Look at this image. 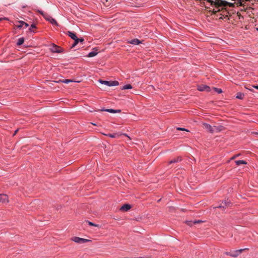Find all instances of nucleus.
Returning a JSON list of instances; mask_svg holds the SVG:
<instances>
[{"label": "nucleus", "instance_id": "dca6fc26", "mask_svg": "<svg viewBox=\"0 0 258 258\" xmlns=\"http://www.w3.org/2000/svg\"><path fill=\"white\" fill-rule=\"evenodd\" d=\"M130 43L134 45H138L141 43V41L138 39H134L130 41Z\"/></svg>", "mask_w": 258, "mask_h": 258}, {"label": "nucleus", "instance_id": "5701e85b", "mask_svg": "<svg viewBox=\"0 0 258 258\" xmlns=\"http://www.w3.org/2000/svg\"><path fill=\"white\" fill-rule=\"evenodd\" d=\"M24 42V39L23 38H20L18 40V42L17 43L18 45H22Z\"/></svg>", "mask_w": 258, "mask_h": 258}, {"label": "nucleus", "instance_id": "cd10ccee", "mask_svg": "<svg viewBox=\"0 0 258 258\" xmlns=\"http://www.w3.org/2000/svg\"><path fill=\"white\" fill-rule=\"evenodd\" d=\"M36 28V26H35V25L33 24H32V25H31V27H30V28H29V31H32V29H33V28Z\"/></svg>", "mask_w": 258, "mask_h": 258}, {"label": "nucleus", "instance_id": "ddd939ff", "mask_svg": "<svg viewBox=\"0 0 258 258\" xmlns=\"http://www.w3.org/2000/svg\"><path fill=\"white\" fill-rule=\"evenodd\" d=\"M97 50H98L96 49V48H94L92 51L89 53L88 56L90 57L95 56L98 53Z\"/></svg>", "mask_w": 258, "mask_h": 258}, {"label": "nucleus", "instance_id": "c9c22d12", "mask_svg": "<svg viewBox=\"0 0 258 258\" xmlns=\"http://www.w3.org/2000/svg\"><path fill=\"white\" fill-rule=\"evenodd\" d=\"M4 19H5V20H8V19H7V18H4Z\"/></svg>", "mask_w": 258, "mask_h": 258}, {"label": "nucleus", "instance_id": "f704fd0d", "mask_svg": "<svg viewBox=\"0 0 258 258\" xmlns=\"http://www.w3.org/2000/svg\"><path fill=\"white\" fill-rule=\"evenodd\" d=\"M226 12V10H225V11H223V16H224V15H225V13H225V12Z\"/></svg>", "mask_w": 258, "mask_h": 258}, {"label": "nucleus", "instance_id": "423d86ee", "mask_svg": "<svg viewBox=\"0 0 258 258\" xmlns=\"http://www.w3.org/2000/svg\"><path fill=\"white\" fill-rule=\"evenodd\" d=\"M198 90L200 91L210 92L211 91L210 87L205 85H200L198 87Z\"/></svg>", "mask_w": 258, "mask_h": 258}, {"label": "nucleus", "instance_id": "7c9ffc66", "mask_svg": "<svg viewBox=\"0 0 258 258\" xmlns=\"http://www.w3.org/2000/svg\"><path fill=\"white\" fill-rule=\"evenodd\" d=\"M202 222V221H200V220H199V221H195V222H194V224H196V223H200V222Z\"/></svg>", "mask_w": 258, "mask_h": 258}, {"label": "nucleus", "instance_id": "9d476101", "mask_svg": "<svg viewBox=\"0 0 258 258\" xmlns=\"http://www.w3.org/2000/svg\"><path fill=\"white\" fill-rule=\"evenodd\" d=\"M18 22L19 23V25H15L16 27L18 28H22L23 25H25V27H28L29 26V25L24 21H18Z\"/></svg>", "mask_w": 258, "mask_h": 258}, {"label": "nucleus", "instance_id": "72a5a7b5", "mask_svg": "<svg viewBox=\"0 0 258 258\" xmlns=\"http://www.w3.org/2000/svg\"><path fill=\"white\" fill-rule=\"evenodd\" d=\"M237 14L238 16L240 17V14L239 13L237 12Z\"/></svg>", "mask_w": 258, "mask_h": 258}, {"label": "nucleus", "instance_id": "412c9836", "mask_svg": "<svg viewBox=\"0 0 258 258\" xmlns=\"http://www.w3.org/2000/svg\"><path fill=\"white\" fill-rule=\"evenodd\" d=\"M246 88L251 91H253V88H255V89H258V85L251 86H249L246 87Z\"/></svg>", "mask_w": 258, "mask_h": 258}, {"label": "nucleus", "instance_id": "9b49d317", "mask_svg": "<svg viewBox=\"0 0 258 258\" xmlns=\"http://www.w3.org/2000/svg\"><path fill=\"white\" fill-rule=\"evenodd\" d=\"M131 208V206L129 204H125L121 206L120 208L121 211H127Z\"/></svg>", "mask_w": 258, "mask_h": 258}, {"label": "nucleus", "instance_id": "473e14b6", "mask_svg": "<svg viewBox=\"0 0 258 258\" xmlns=\"http://www.w3.org/2000/svg\"><path fill=\"white\" fill-rule=\"evenodd\" d=\"M191 222L189 221V222H187V224H188V225H190V224H191Z\"/></svg>", "mask_w": 258, "mask_h": 258}, {"label": "nucleus", "instance_id": "1a4fd4ad", "mask_svg": "<svg viewBox=\"0 0 258 258\" xmlns=\"http://www.w3.org/2000/svg\"><path fill=\"white\" fill-rule=\"evenodd\" d=\"M50 49L52 52L59 53L61 52V50L59 48V47L54 44L52 45Z\"/></svg>", "mask_w": 258, "mask_h": 258}, {"label": "nucleus", "instance_id": "4be33fe9", "mask_svg": "<svg viewBox=\"0 0 258 258\" xmlns=\"http://www.w3.org/2000/svg\"><path fill=\"white\" fill-rule=\"evenodd\" d=\"M104 135L105 136H109V137L110 138H115L117 137H119V135L118 134H104Z\"/></svg>", "mask_w": 258, "mask_h": 258}, {"label": "nucleus", "instance_id": "f03ea898", "mask_svg": "<svg viewBox=\"0 0 258 258\" xmlns=\"http://www.w3.org/2000/svg\"><path fill=\"white\" fill-rule=\"evenodd\" d=\"M39 12L44 16V17L46 20L49 21L52 24L55 25H58L56 20L52 18L51 16H48L46 14H44L42 11H39Z\"/></svg>", "mask_w": 258, "mask_h": 258}, {"label": "nucleus", "instance_id": "6e6552de", "mask_svg": "<svg viewBox=\"0 0 258 258\" xmlns=\"http://www.w3.org/2000/svg\"><path fill=\"white\" fill-rule=\"evenodd\" d=\"M98 111H106V112H108L109 113H117V112H121V110H119V109H117V110H114V109H100V110H98Z\"/></svg>", "mask_w": 258, "mask_h": 258}, {"label": "nucleus", "instance_id": "2eb2a0df", "mask_svg": "<svg viewBox=\"0 0 258 258\" xmlns=\"http://www.w3.org/2000/svg\"><path fill=\"white\" fill-rule=\"evenodd\" d=\"M67 34L72 38L73 39L74 41L75 40V39H77V36L76 35V34L74 32H71V31H68Z\"/></svg>", "mask_w": 258, "mask_h": 258}, {"label": "nucleus", "instance_id": "2f4dec72", "mask_svg": "<svg viewBox=\"0 0 258 258\" xmlns=\"http://www.w3.org/2000/svg\"><path fill=\"white\" fill-rule=\"evenodd\" d=\"M18 131V130H17L15 131V133L14 134V136L15 135L17 134Z\"/></svg>", "mask_w": 258, "mask_h": 258}, {"label": "nucleus", "instance_id": "6ab92c4d", "mask_svg": "<svg viewBox=\"0 0 258 258\" xmlns=\"http://www.w3.org/2000/svg\"><path fill=\"white\" fill-rule=\"evenodd\" d=\"M181 160V158L180 157H177L176 158L173 159V160L170 161V163H173L175 162H177L178 161H180Z\"/></svg>", "mask_w": 258, "mask_h": 258}, {"label": "nucleus", "instance_id": "0eeeda50", "mask_svg": "<svg viewBox=\"0 0 258 258\" xmlns=\"http://www.w3.org/2000/svg\"><path fill=\"white\" fill-rule=\"evenodd\" d=\"M9 202L8 197L7 195H0V203L3 204H7Z\"/></svg>", "mask_w": 258, "mask_h": 258}, {"label": "nucleus", "instance_id": "a878e982", "mask_svg": "<svg viewBox=\"0 0 258 258\" xmlns=\"http://www.w3.org/2000/svg\"><path fill=\"white\" fill-rule=\"evenodd\" d=\"M87 223H88V224L90 225V226H95V227H99V225L98 224H94L93 223L91 222H90V221H87Z\"/></svg>", "mask_w": 258, "mask_h": 258}, {"label": "nucleus", "instance_id": "c756f323", "mask_svg": "<svg viewBox=\"0 0 258 258\" xmlns=\"http://www.w3.org/2000/svg\"><path fill=\"white\" fill-rule=\"evenodd\" d=\"M239 156V154L236 155L234 156L233 157H232L231 158V159H234L235 158H236L237 157H238Z\"/></svg>", "mask_w": 258, "mask_h": 258}, {"label": "nucleus", "instance_id": "f257e3e1", "mask_svg": "<svg viewBox=\"0 0 258 258\" xmlns=\"http://www.w3.org/2000/svg\"><path fill=\"white\" fill-rule=\"evenodd\" d=\"M99 82L102 84H104L105 85H107L108 86H117L119 85V83L118 81H103L102 80H99Z\"/></svg>", "mask_w": 258, "mask_h": 258}, {"label": "nucleus", "instance_id": "f8f14e48", "mask_svg": "<svg viewBox=\"0 0 258 258\" xmlns=\"http://www.w3.org/2000/svg\"><path fill=\"white\" fill-rule=\"evenodd\" d=\"M230 205V201H225L224 202H222L218 208H225V207L229 206Z\"/></svg>", "mask_w": 258, "mask_h": 258}, {"label": "nucleus", "instance_id": "a211bd4d", "mask_svg": "<svg viewBox=\"0 0 258 258\" xmlns=\"http://www.w3.org/2000/svg\"><path fill=\"white\" fill-rule=\"evenodd\" d=\"M244 94L243 93H242L241 92H238L237 94H236V97L238 99H242L243 98V97H244Z\"/></svg>", "mask_w": 258, "mask_h": 258}, {"label": "nucleus", "instance_id": "b1692460", "mask_svg": "<svg viewBox=\"0 0 258 258\" xmlns=\"http://www.w3.org/2000/svg\"><path fill=\"white\" fill-rule=\"evenodd\" d=\"M132 88V86L130 84L124 85L122 87V90L130 89Z\"/></svg>", "mask_w": 258, "mask_h": 258}, {"label": "nucleus", "instance_id": "39448f33", "mask_svg": "<svg viewBox=\"0 0 258 258\" xmlns=\"http://www.w3.org/2000/svg\"><path fill=\"white\" fill-rule=\"evenodd\" d=\"M202 127L211 133H213L214 132H215V130H214V128H213V127H212L211 125L208 123H203L202 124Z\"/></svg>", "mask_w": 258, "mask_h": 258}, {"label": "nucleus", "instance_id": "393cba45", "mask_svg": "<svg viewBox=\"0 0 258 258\" xmlns=\"http://www.w3.org/2000/svg\"><path fill=\"white\" fill-rule=\"evenodd\" d=\"M61 81L62 83H66V84H68L69 83L73 82V81L72 80H70V79H65V80H62Z\"/></svg>", "mask_w": 258, "mask_h": 258}, {"label": "nucleus", "instance_id": "e433bc0d", "mask_svg": "<svg viewBox=\"0 0 258 258\" xmlns=\"http://www.w3.org/2000/svg\"><path fill=\"white\" fill-rule=\"evenodd\" d=\"M2 18H1V19H0V21H1V20H2Z\"/></svg>", "mask_w": 258, "mask_h": 258}, {"label": "nucleus", "instance_id": "7ed1b4c3", "mask_svg": "<svg viewBox=\"0 0 258 258\" xmlns=\"http://www.w3.org/2000/svg\"><path fill=\"white\" fill-rule=\"evenodd\" d=\"M245 249H246V248H245ZM245 249H240L231 252H226V254L228 255L235 257L239 255Z\"/></svg>", "mask_w": 258, "mask_h": 258}, {"label": "nucleus", "instance_id": "20e7f679", "mask_svg": "<svg viewBox=\"0 0 258 258\" xmlns=\"http://www.w3.org/2000/svg\"><path fill=\"white\" fill-rule=\"evenodd\" d=\"M72 240L74 241V242L77 243H84L88 241H90V240L84 239L82 238H80L78 237H74L72 238Z\"/></svg>", "mask_w": 258, "mask_h": 258}, {"label": "nucleus", "instance_id": "c85d7f7f", "mask_svg": "<svg viewBox=\"0 0 258 258\" xmlns=\"http://www.w3.org/2000/svg\"><path fill=\"white\" fill-rule=\"evenodd\" d=\"M177 130H179V131H185L186 132H188V130H186V129H185L184 128L178 127V128H177Z\"/></svg>", "mask_w": 258, "mask_h": 258}, {"label": "nucleus", "instance_id": "4468645a", "mask_svg": "<svg viewBox=\"0 0 258 258\" xmlns=\"http://www.w3.org/2000/svg\"><path fill=\"white\" fill-rule=\"evenodd\" d=\"M84 41V39L83 38H78V37H77V39H75L74 44L71 46V48L74 47L77 44H78V43L79 42H83Z\"/></svg>", "mask_w": 258, "mask_h": 258}, {"label": "nucleus", "instance_id": "aec40b11", "mask_svg": "<svg viewBox=\"0 0 258 258\" xmlns=\"http://www.w3.org/2000/svg\"><path fill=\"white\" fill-rule=\"evenodd\" d=\"M235 163L237 165H240L241 164H246L247 163L243 160H237L235 161Z\"/></svg>", "mask_w": 258, "mask_h": 258}, {"label": "nucleus", "instance_id": "f3484780", "mask_svg": "<svg viewBox=\"0 0 258 258\" xmlns=\"http://www.w3.org/2000/svg\"><path fill=\"white\" fill-rule=\"evenodd\" d=\"M213 128H214V130H215V132H219L223 130V127L222 126H213Z\"/></svg>", "mask_w": 258, "mask_h": 258}, {"label": "nucleus", "instance_id": "bb28decb", "mask_svg": "<svg viewBox=\"0 0 258 258\" xmlns=\"http://www.w3.org/2000/svg\"><path fill=\"white\" fill-rule=\"evenodd\" d=\"M213 89H214V90L215 91H216L218 93H221L222 92V90L221 89H219V88H213Z\"/></svg>", "mask_w": 258, "mask_h": 258}]
</instances>
